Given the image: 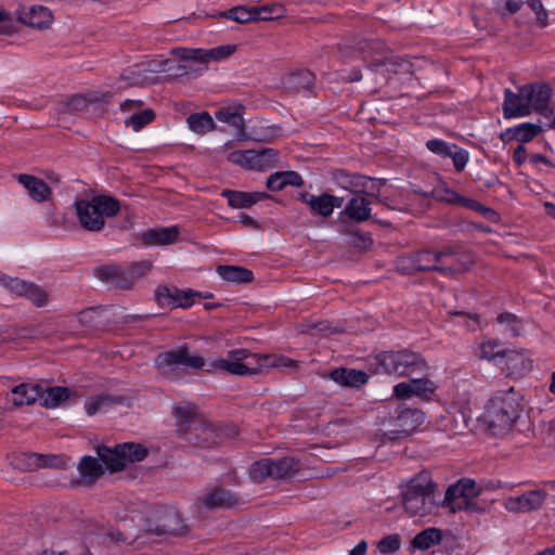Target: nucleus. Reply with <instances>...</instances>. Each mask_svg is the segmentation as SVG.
I'll use <instances>...</instances> for the list:
<instances>
[{"instance_id":"7ed1b4c3","label":"nucleus","mask_w":555,"mask_h":555,"mask_svg":"<svg viewBox=\"0 0 555 555\" xmlns=\"http://www.w3.org/2000/svg\"><path fill=\"white\" fill-rule=\"evenodd\" d=\"M81 228L88 232H101L107 218L120 211V203L107 195H95L91 199H78L74 204Z\"/></svg>"},{"instance_id":"dca6fc26","label":"nucleus","mask_w":555,"mask_h":555,"mask_svg":"<svg viewBox=\"0 0 555 555\" xmlns=\"http://www.w3.org/2000/svg\"><path fill=\"white\" fill-rule=\"evenodd\" d=\"M437 386L428 378H412L397 384L393 387V396L400 400H406L412 397L429 399Z\"/></svg>"},{"instance_id":"c756f323","label":"nucleus","mask_w":555,"mask_h":555,"mask_svg":"<svg viewBox=\"0 0 555 555\" xmlns=\"http://www.w3.org/2000/svg\"><path fill=\"white\" fill-rule=\"evenodd\" d=\"M330 376L335 383L348 387H359L367 382L365 372L353 369H336Z\"/></svg>"},{"instance_id":"49530a36","label":"nucleus","mask_w":555,"mask_h":555,"mask_svg":"<svg viewBox=\"0 0 555 555\" xmlns=\"http://www.w3.org/2000/svg\"><path fill=\"white\" fill-rule=\"evenodd\" d=\"M155 118V113L151 108L139 109L131 114L129 118L126 119L125 125L128 128H131L133 131H140L146 125L151 124Z\"/></svg>"},{"instance_id":"2eb2a0df","label":"nucleus","mask_w":555,"mask_h":555,"mask_svg":"<svg viewBox=\"0 0 555 555\" xmlns=\"http://www.w3.org/2000/svg\"><path fill=\"white\" fill-rule=\"evenodd\" d=\"M157 302L162 307L169 308H183L186 309L195 302V298L201 297L199 293H196L190 288L179 289L177 287H158L155 292Z\"/></svg>"},{"instance_id":"09e8293b","label":"nucleus","mask_w":555,"mask_h":555,"mask_svg":"<svg viewBox=\"0 0 555 555\" xmlns=\"http://www.w3.org/2000/svg\"><path fill=\"white\" fill-rule=\"evenodd\" d=\"M119 450H121L126 465L142 461L147 455V450L143 446L133 442L119 444Z\"/></svg>"},{"instance_id":"393cba45","label":"nucleus","mask_w":555,"mask_h":555,"mask_svg":"<svg viewBox=\"0 0 555 555\" xmlns=\"http://www.w3.org/2000/svg\"><path fill=\"white\" fill-rule=\"evenodd\" d=\"M16 179L27 190L28 195L37 203L50 199L52 190L43 180L25 173L16 176Z\"/></svg>"},{"instance_id":"4d7b16f0","label":"nucleus","mask_w":555,"mask_h":555,"mask_svg":"<svg viewBox=\"0 0 555 555\" xmlns=\"http://www.w3.org/2000/svg\"><path fill=\"white\" fill-rule=\"evenodd\" d=\"M99 101V96L93 93L89 94H76L68 99L67 107L73 112H80L88 107L89 104Z\"/></svg>"},{"instance_id":"0e129e2a","label":"nucleus","mask_w":555,"mask_h":555,"mask_svg":"<svg viewBox=\"0 0 555 555\" xmlns=\"http://www.w3.org/2000/svg\"><path fill=\"white\" fill-rule=\"evenodd\" d=\"M352 244L360 249H367L372 246L373 240L370 234L356 233L352 240Z\"/></svg>"},{"instance_id":"412c9836","label":"nucleus","mask_w":555,"mask_h":555,"mask_svg":"<svg viewBox=\"0 0 555 555\" xmlns=\"http://www.w3.org/2000/svg\"><path fill=\"white\" fill-rule=\"evenodd\" d=\"M155 531L157 534H183L186 526L176 509L165 508L158 513Z\"/></svg>"},{"instance_id":"6e6552de","label":"nucleus","mask_w":555,"mask_h":555,"mask_svg":"<svg viewBox=\"0 0 555 555\" xmlns=\"http://www.w3.org/2000/svg\"><path fill=\"white\" fill-rule=\"evenodd\" d=\"M300 466L293 457L270 459L266 457L255 462L249 468V477L256 482H262L268 478L283 479L295 475Z\"/></svg>"},{"instance_id":"ddd939ff","label":"nucleus","mask_w":555,"mask_h":555,"mask_svg":"<svg viewBox=\"0 0 555 555\" xmlns=\"http://www.w3.org/2000/svg\"><path fill=\"white\" fill-rule=\"evenodd\" d=\"M94 272L103 283L113 288L128 291L135 284L134 271L116 264L99 267Z\"/></svg>"},{"instance_id":"3c124183","label":"nucleus","mask_w":555,"mask_h":555,"mask_svg":"<svg viewBox=\"0 0 555 555\" xmlns=\"http://www.w3.org/2000/svg\"><path fill=\"white\" fill-rule=\"evenodd\" d=\"M288 86L296 91L308 90L314 82V75L309 70H299L288 77Z\"/></svg>"},{"instance_id":"cd10ccee","label":"nucleus","mask_w":555,"mask_h":555,"mask_svg":"<svg viewBox=\"0 0 555 555\" xmlns=\"http://www.w3.org/2000/svg\"><path fill=\"white\" fill-rule=\"evenodd\" d=\"M531 109L544 113L548 107L552 89L546 83H532L525 86Z\"/></svg>"},{"instance_id":"f8f14e48","label":"nucleus","mask_w":555,"mask_h":555,"mask_svg":"<svg viewBox=\"0 0 555 555\" xmlns=\"http://www.w3.org/2000/svg\"><path fill=\"white\" fill-rule=\"evenodd\" d=\"M222 431L205 421H195L194 428L185 431L182 437L189 444L201 448H212L220 443Z\"/></svg>"},{"instance_id":"338daca9","label":"nucleus","mask_w":555,"mask_h":555,"mask_svg":"<svg viewBox=\"0 0 555 555\" xmlns=\"http://www.w3.org/2000/svg\"><path fill=\"white\" fill-rule=\"evenodd\" d=\"M142 106V102L140 100H126L120 104V109L122 112H138Z\"/></svg>"},{"instance_id":"e433bc0d","label":"nucleus","mask_w":555,"mask_h":555,"mask_svg":"<svg viewBox=\"0 0 555 555\" xmlns=\"http://www.w3.org/2000/svg\"><path fill=\"white\" fill-rule=\"evenodd\" d=\"M302 178L295 171H279L267 180V188L271 191H281L287 185L301 186Z\"/></svg>"},{"instance_id":"5fc2aeb1","label":"nucleus","mask_w":555,"mask_h":555,"mask_svg":"<svg viewBox=\"0 0 555 555\" xmlns=\"http://www.w3.org/2000/svg\"><path fill=\"white\" fill-rule=\"evenodd\" d=\"M255 21H271L283 16L284 10L279 4L254 7Z\"/></svg>"},{"instance_id":"37998d69","label":"nucleus","mask_w":555,"mask_h":555,"mask_svg":"<svg viewBox=\"0 0 555 555\" xmlns=\"http://www.w3.org/2000/svg\"><path fill=\"white\" fill-rule=\"evenodd\" d=\"M120 398H115L108 395H99L89 398L86 401L85 409L88 415L92 416L99 412H105L116 403H120Z\"/></svg>"},{"instance_id":"a211bd4d","label":"nucleus","mask_w":555,"mask_h":555,"mask_svg":"<svg viewBox=\"0 0 555 555\" xmlns=\"http://www.w3.org/2000/svg\"><path fill=\"white\" fill-rule=\"evenodd\" d=\"M546 498L544 490H531L518 496H509L504 501V507L513 513H528L542 506Z\"/></svg>"},{"instance_id":"473e14b6","label":"nucleus","mask_w":555,"mask_h":555,"mask_svg":"<svg viewBox=\"0 0 555 555\" xmlns=\"http://www.w3.org/2000/svg\"><path fill=\"white\" fill-rule=\"evenodd\" d=\"M216 118L221 122L232 126L235 130V135L240 140H245L247 138L245 133V122L240 109L222 107L216 113Z\"/></svg>"},{"instance_id":"f3484780","label":"nucleus","mask_w":555,"mask_h":555,"mask_svg":"<svg viewBox=\"0 0 555 555\" xmlns=\"http://www.w3.org/2000/svg\"><path fill=\"white\" fill-rule=\"evenodd\" d=\"M16 16L22 24L39 30L50 28L53 23L52 12L43 5H23Z\"/></svg>"},{"instance_id":"9d476101","label":"nucleus","mask_w":555,"mask_h":555,"mask_svg":"<svg viewBox=\"0 0 555 555\" xmlns=\"http://www.w3.org/2000/svg\"><path fill=\"white\" fill-rule=\"evenodd\" d=\"M481 492L482 487L474 479L461 478L448 487L440 505L448 507L452 513L468 509L472 505V500L480 495Z\"/></svg>"},{"instance_id":"680f3d73","label":"nucleus","mask_w":555,"mask_h":555,"mask_svg":"<svg viewBox=\"0 0 555 555\" xmlns=\"http://www.w3.org/2000/svg\"><path fill=\"white\" fill-rule=\"evenodd\" d=\"M454 256L453 257H450V258H447L444 261L447 262V264H460L461 260H466L468 259V262L465 263V266L463 267V269L461 270H457V271H451V272H443L444 274H451V273H460V272H463V271H466L473 263V257L470 256V254L466 253V251H457L455 249H452L450 248Z\"/></svg>"},{"instance_id":"6e6d98bb","label":"nucleus","mask_w":555,"mask_h":555,"mask_svg":"<svg viewBox=\"0 0 555 555\" xmlns=\"http://www.w3.org/2000/svg\"><path fill=\"white\" fill-rule=\"evenodd\" d=\"M140 63L141 68L144 69V73L147 76L150 74L165 73L173 69V67L170 66V60L168 59H153Z\"/></svg>"},{"instance_id":"864d4df0","label":"nucleus","mask_w":555,"mask_h":555,"mask_svg":"<svg viewBox=\"0 0 555 555\" xmlns=\"http://www.w3.org/2000/svg\"><path fill=\"white\" fill-rule=\"evenodd\" d=\"M499 341L490 340L480 345V358L494 362L498 366L505 350H499Z\"/></svg>"},{"instance_id":"6ab92c4d","label":"nucleus","mask_w":555,"mask_h":555,"mask_svg":"<svg viewBox=\"0 0 555 555\" xmlns=\"http://www.w3.org/2000/svg\"><path fill=\"white\" fill-rule=\"evenodd\" d=\"M499 367L507 376L519 377L531 371L532 361L521 350H505Z\"/></svg>"},{"instance_id":"5701e85b","label":"nucleus","mask_w":555,"mask_h":555,"mask_svg":"<svg viewBox=\"0 0 555 555\" xmlns=\"http://www.w3.org/2000/svg\"><path fill=\"white\" fill-rule=\"evenodd\" d=\"M12 464L21 470H35L46 466H57L60 461L56 456H44L37 453H20L12 457Z\"/></svg>"},{"instance_id":"bf43d9fd","label":"nucleus","mask_w":555,"mask_h":555,"mask_svg":"<svg viewBox=\"0 0 555 555\" xmlns=\"http://www.w3.org/2000/svg\"><path fill=\"white\" fill-rule=\"evenodd\" d=\"M426 147L437 155L449 157V154L452 153V149H454V144L439 139H431L426 142Z\"/></svg>"},{"instance_id":"052dcab7","label":"nucleus","mask_w":555,"mask_h":555,"mask_svg":"<svg viewBox=\"0 0 555 555\" xmlns=\"http://www.w3.org/2000/svg\"><path fill=\"white\" fill-rule=\"evenodd\" d=\"M449 157L452 159L455 170L460 172L465 168L469 155L466 150L454 144V149H452V153L449 154Z\"/></svg>"},{"instance_id":"69168bd1","label":"nucleus","mask_w":555,"mask_h":555,"mask_svg":"<svg viewBox=\"0 0 555 555\" xmlns=\"http://www.w3.org/2000/svg\"><path fill=\"white\" fill-rule=\"evenodd\" d=\"M529 156L527 155V150L526 147L522 145V144H519L514 153H513V159L514 162L520 166L522 164L526 163V160H528Z\"/></svg>"},{"instance_id":"a878e982","label":"nucleus","mask_w":555,"mask_h":555,"mask_svg":"<svg viewBox=\"0 0 555 555\" xmlns=\"http://www.w3.org/2000/svg\"><path fill=\"white\" fill-rule=\"evenodd\" d=\"M273 154V150H264L260 153L248 151H235L229 154V162L246 167L249 169L260 168L269 156Z\"/></svg>"},{"instance_id":"c9c22d12","label":"nucleus","mask_w":555,"mask_h":555,"mask_svg":"<svg viewBox=\"0 0 555 555\" xmlns=\"http://www.w3.org/2000/svg\"><path fill=\"white\" fill-rule=\"evenodd\" d=\"M425 421V415L417 409H404L397 418V426L402 433L411 434Z\"/></svg>"},{"instance_id":"c03bdc74","label":"nucleus","mask_w":555,"mask_h":555,"mask_svg":"<svg viewBox=\"0 0 555 555\" xmlns=\"http://www.w3.org/2000/svg\"><path fill=\"white\" fill-rule=\"evenodd\" d=\"M496 322L501 326V331L513 337L521 335L524 332L522 321L513 313L503 312L496 317Z\"/></svg>"},{"instance_id":"58836bf2","label":"nucleus","mask_w":555,"mask_h":555,"mask_svg":"<svg viewBox=\"0 0 555 555\" xmlns=\"http://www.w3.org/2000/svg\"><path fill=\"white\" fill-rule=\"evenodd\" d=\"M217 272L224 281L232 283H248L254 279L250 270L240 266H219Z\"/></svg>"},{"instance_id":"aec40b11","label":"nucleus","mask_w":555,"mask_h":555,"mask_svg":"<svg viewBox=\"0 0 555 555\" xmlns=\"http://www.w3.org/2000/svg\"><path fill=\"white\" fill-rule=\"evenodd\" d=\"M531 107L525 86L518 93L506 89L503 102V115L505 118L525 117L530 115Z\"/></svg>"},{"instance_id":"bb28decb","label":"nucleus","mask_w":555,"mask_h":555,"mask_svg":"<svg viewBox=\"0 0 555 555\" xmlns=\"http://www.w3.org/2000/svg\"><path fill=\"white\" fill-rule=\"evenodd\" d=\"M371 204L363 194L353 195L345 205L343 214L356 222L366 221L371 218Z\"/></svg>"},{"instance_id":"4468645a","label":"nucleus","mask_w":555,"mask_h":555,"mask_svg":"<svg viewBox=\"0 0 555 555\" xmlns=\"http://www.w3.org/2000/svg\"><path fill=\"white\" fill-rule=\"evenodd\" d=\"M0 284L11 293L28 298L38 307L47 304V293L36 284L28 283L17 278L7 276L2 273H0Z\"/></svg>"},{"instance_id":"20e7f679","label":"nucleus","mask_w":555,"mask_h":555,"mask_svg":"<svg viewBox=\"0 0 555 555\" xmlns=\"http://www.w3.org/2000/svg\"><path fill=\"white\" fill-rule=\"evenodd\" d=\"M521 412L520 395L513 387L499 390L486 405L483 418L493 430L509 429Z\"/></svg>"},{"instance_id":"a19ab883","label":"nucleus","mask_w":555,"mask_h":555,"mask_svg":"<svg viewBox=\"0 0 555 555\" xmlns=\"http://www.w3.org/2000/svg\"><path fill=\"white\" fill-rule=\"evenodd\" d=\"M346 179L348 181L347 184L344 185L346 189H350V191L357 195V194H366L372 197H378L377 192L372 186H369V183H372V179L359 173L354 175H346Z\"/></svg>"},{"instance_id":"e2e57ef3","label":"nucleus","mask_w":555,"mask_h":555,"mask_svg":"<svg viewBox=\"0 0 555 555\" xmlns=\"http://www.w3.org/2000/svg\"><path fill=\"white\" fill-rule=\"evenodd\" d=\"M170 66L173 67V69H171V77H182V76H186V75H190L191 73H197L196 69H194L191 65H186V64H178V65H175L171 61H170ZM202 69L198 70V73H201Z\"/></svg>"},{"instance_id":"c85d7f7f","label":"nucleus","mask_w":555,"mask_h":555,"mask_svg":"<svg viewBox=\"0 0 555 555\" xmlns=\"http://www.w3.org/2000/svg\"><path fill=\"white\" fill-rule=\"evenodd\" d=\"M237 502L236 498L222 488H214L203 495L202 503L208 509L231 507Z\"/></svg>"},{"instance_id":"72a5a7b5","label":"nucleus","mask_w":555,"mask_h":555,"mask_svg":"<svg viewBox=\"0 0 555 555\" xmlns=\"http://www.w3.org/2000/svg\"><path fill=\"white\" fill-rule=\"evenodd\" d=\"M301 202L307 204L312 212L327 218L332 215L331 204L328 201V193H322L321 195H314L308 192L299 194Z\"/></svg>"},{"instance_id":"603ef678","label":"nucleus","mask_w":555,"mask_h":555,"mask_svg":"<svg viewBox=\"0 0 555 555\" xmlns=\"http://www.w3.org/2000/svg\"><path fill=\"white\" fill-rule=\"evenodd\" d=\"M121 79L129 85H144L150 81V76L145 75L144 69L141 68V63H137L122 72Z\"/></svg>"},{"instance_id":"0eeeda50","label":"nucleus","mask_w":555,"mask_h":555,"mask_svg":"<svg viewBox=\"0 0 555 555\" xmlns=\"http://www.w3.org/2000/svg\"><path fill=\"white\" fill-rule=\"evenodd\" d=\"M358 51L365 62H370V67L385 66L388 72L411 73L412 64L399 56H383L385 46L379 40H363L358 43Z\"/></svg>"},{"instance_id":"b1692460","label":"nucleus","mask_w":555,"mask_h":555,"mask_svg":"<svg viewBox=\"0 0 555 555\" xmlns=\"http://www.w3.org/2000/svg\"><path fill=\"white\" fill-rule=\"evenodd\" d=\"M173 415L177 422V433L182 438L185 431L194 428L195 421H202L203 417L196 412L194 404L184 402L173 409Z\"/></svg>"},{"instance_id":"ea45409f","label":"nucleus","mask_w":555,"mask_h":555,"mask_svg":"<svg viewBox=\"0 0 555 555\" xmlns=\"http://www.w3.org/2000/svg\"><path fill=\"white\" fill-rule=\"evenodd\" d=\"M70 396V390L66 387H49L43 389L41 387V395L39 396L41 404L44 408L53 409L66 401Z\"/></svg>"},{"instance_id":"4c0bfd02","label":"nucleus","mask_w":555,"mask_h":555,"mask_svg":"<svg viewBox=\"0 0 555 555\" xmlns=\"http://www.w3.org/2000/svg\"><path fill=\"white\" fill-rule=\"evenodd\" d=\"M81 479L86 483H91L104 474L101 462L92 456H83L78 465Z\"/></svg>"},{"instance_id":"f257e3e1","label":"nucleus","mask_w":555,"mask_h":555,"mask_svg":"<svg viewBox=\"0 0 555 555\" xmlns=\"http://www.w3.org/2000/svg\"><path fill=\"white\" fill-rule=\"evenodd\" d=\"M298 362L285 356L251 353L248 349L230 350L225 358L208 363V373L223 372L235 376H250L262 373L267 369L281 371L294 370Z\"/></svg>"},{"instance_id":"4be33fe9","label":"nucleus","mask_w":555,"mask_h":555,"mask_svg":"<svg viewBox=\"0 0 555 555\" xmlns=\"http://www.w3.org/2000/svg\"><path fill=\"white\" fill-rule=\"evenodd\" d=\"M179 233L180 231L177 225L156 228L141 233L139 238L141 244L144 246L169 245L177 242Z\"/></svg>"},{"instance_id":"774afa93","label":"nucleus","mask_w":555,"mask_h":555,"mask_svg":"<svg viewBox=\"0 0 555 555\" xmlns=\"http://www.w3.org/2000/svg\"><path fill=\"white\" fill-rule=\"evenodd\" d=\"M94 313H95V309L94 308H88L86 310L80 311L77 314L78 322L83 324V325L89 324L93 320Z\"/></svg>"},{"instance_id":"79ce46f5","label":"nucleus","mask_w":555,"mask_h":555,"mask_svg":"<svg viewBox=\"0 0 555 555\" xmlns=\"http://www.w3.org/2000/svg\"><path fill=\"white\" fill-rule=\"evenodd\" d=\"M442 541V531L438 528H427L420 533H417L412 544L414 547L425 551L430 548L434 545L440 544Z\"/></svg>"},{"instance_id":"7c9ffc66","label":"nucleus","mask_w":555,"mask_h":555,"mask_svg":"<svg viewBox=\"0 0 555 555\" xmlns=\"http://www.w3.org/2000/svg\"><path fill=\"white\" fill-rule=\"evenodd\" d=\"M11 393L15 406L30 405L39 399L41 386L38 384H21L14 387Z\"/></svg>"},{"instance_id":"2f4dec72","label":"nucleus","mask_w":555,"mask_h":555,"mask_svg":"<svg viewBox=\"0 0 555 555\" xmlns=\"http://www.w3.org/2000/svg\"><path fill=\"white\" fill-rule=\"evenodd\" d=\"M222 196L228 198L229 205L233 208H247L268 197L266 193L261 192L248 193L231 190H224Z\"/></svg>"},{"instance_id":"423d86ee","label":"nucleus","mask_w":555,"mask_h":555,"mask_svg":"<svg viewBox=\"0 0 555 555\" xmlns=\"http://www.w3.org/2000/svg\"><path fill=\"white\" fill-rule=\"evenodd\" d=\"M155 366L162 375L173 378L179 376L181 366L203 369L205 360L199 356L191 354L186 346H180L177 349L160 352L155 359Z\"/></svg>"},{"instance_id":"a18cd8bd","label":"nucleus","mask_w":555,"mask_h":555,"mask_svg":"<svg viewBox=\"0 0 555 555\" xmlns=\"http://www.w3.org/2000/svg\"><path fill=\"white\" fill-rule=\"evenodd\" d=\"M189 128L198 134L207 133L215 128V122L211 116L206 113L191 114L186 119Z\"/></svg>"},{"instance_id":"9b49d317","label":"nucleus","mask_w":555,"mask_h":555,"mask_svg":"<svg viewBox=\"0 0 555 555\" xmlns=\"http://www.w3.org/2000/svg\"><path fill=\"white\" fill-rule=\"evenodd\" d=\"M236 51V46L225 44L211 49H191L176 48L171 53L182 61L197 62L199 64H208L210 62H220L228 59Z\"/></svg>"},{"instance_id":"13d9d810","label":"nucleus","mask_w":555,"mask_h":555,"mask_svg":"<svg viewBox=\"0 0 555 555\" xmlns=\"http://www.w3.org/2000/svg\"><path fill=\"white\" fill-rule=\"evenodd\" d=\"M401 546V538L399 534H388L377 543V548L382 554L391 555L399 551Z\"/></svg>"},{"instance_id":"39448f33","label":"nucleus","mask_w":555,"mask_h":555,"mask_svg":"<svg viewBox=\"0 0 555 555\" xmlns=\"http://www.w3.org/2000/svg\"><path fill=\"white\" fill-rule=\"evenodd\" d=\"M376 374L409 375L423 366L422 358L412 351H387L379 353L372 363Z\"/></svg>"},{"instance_id":"1a4fd4ad","label":"nucleus","mask_w":555,"mask_h":555,"mask_svg":"<svg viewBox=\"0 0 555 555\" xmlns=\"http://www.w3.org/2000/svg\"><path fill=\"white\" fill-rule=\"evenodd\" d=\"M454 254L450 248L440 251L422 250L408 258L409 264L405 267L411 271H439L451 272L463 269L468 259L461 260L460 264H447V258L453 257Z\"/></svg>"},{"instance_id":"8fccbe9b","label":"nucleus","mask_w":555,"mask_h":555,"mask_svg":"<svg viewBox=\"0 0 555 555\" xmlns=\"http://www.w3.org/2000/svg\"><path fill=\"white\" fill-rule=\"evenodd\" d=\"M221 16L233 20L240 24L255 21L254 7L240 5L220 13Z\"/></svg>"},{"instance_id":"de8ad7c7","label":"nucleus","mask_w":555,"mask_h":555,"mask_svg":"<svg viewBox=\"0 0 555 555\" xmlns=\"http://www.w3.org/2000/svg\"><path fill=\"white\" fill-rule=\"evenodd\" d=\"M541 131V126L530 122H524L517 127L508 129L513 138L519 142H529Z\"/></svg>"},{"instance_id":"f03ea898","label":"nucleus","mask_w":555,"mask_h":555,"mask_svg":"<svg viewBox=\"0 0 555 555\" xmlns=\"http://www.w3.org/2000/svg\"><path fill=\"white\" fill-rule=\"evenodd\" d=\"M399 490L402 511L409 517H426L440 506L436 500L437 483L427 470H422L401 482Z\"/></svg>"},{"instance_id":"f704fd0d","label":"nucleus","mask_w":555,"mask_h":555,"mask_svg":"<svg viewBox=\"0 0 555 555\" xmlns=\"http://www.w3.org/2000/svg\"><path fill=\"white\" fill-rule=\"evenodd\" d=\"M98 455L111 472H118L127 466L124 456H121L119 444H116L114 448L100 446L98 448Z\"/></svg>"}]
</instances>
